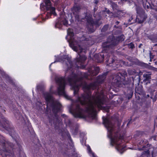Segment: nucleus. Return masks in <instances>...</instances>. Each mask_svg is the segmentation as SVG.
Here are the masks:
<instances>
[{"label": "nucleus", "mask_w": 157, "mask_h": 157, "mask_svg": "<svg viewBox=\"0 0 157 157\" xmlns=\"http://www.w3.org/2000/svg\"><path fill=\"white\" fill-rule=\"evenodd\" d=\"M67 35L70 36L71 39L69 41V44L70 47L74 51L77 52L79 55V58H77L75 61V64L74 65L72 63L71 59L67 56L64 55L63 56H59L57 57L56 60L53 62H59L65 64L67 67V70L65 73L66 75L68 74V73L70 75L66 80L64 78L62 77H57L55 79L56 83L58 86L57 88V92L55 93H66L64 89L66 83H68L72 87L74 90V93H77L80 86H81L82 84V77L79 74L78 75L75 74L72 70H70L71 68L73 67H80L82 68H84L85 67L82 66V64L83 62L86 60V57L84 55H81L80 53L86 52V48L82 47L80 43H79L75 38H73L74 36V33L71 29L68 28L67 30ZM50 65V67L52 64Z\"/></svg>", "instance_id": "obj_1"}, {"label": "nucleus", "mask_w": 157, "mask_h": 157, "mask_svg": "<svg viewBox=\"0 0 157 157\" xmlns=\"http://www.w3.org/2000/svg\"><path fill=\"white\" fill-rule=\"evenodd\" d=\"M109 99H77L75 102L73 100L69 108V111L75 117H84L85 116L83 110L80 107V105H85L87 107L86 110L88 117L92 120H96V113L99 109H103L106 112H109V106L105 107L104 104L108 105L106 102Z\"/></svg>", "instance_id": "obj_2"}, {"label": "nucleus", "mask_w": 157, "mask_h": 157, "mask_svg": "<svg viewBox=\"0 0 157 157\" xmlns=\"http://www.w3.org/2000/svg\"><path fill=\"white\" fill-rule=\"evenodd\" d=\"M103 123L108 130V137L110 139V144L114 146L116 149L121 154L125 150L126 146L122 142L123 137L120 135L113 123V121L108 117H103Z\"/></svg>", "instance_id": "obj_3"}, {"label": "nucleus", "mask_w": 157, "mask_h": 157, "mask_svg": "<svg viewBox=\"0 0 157 157\" xmlns=\"http://www.w3.org/2000/svg\"><path fill=\"white\" fill-rule=\"evenodd\" d=\"M5 142L6 141L2 143V145L6 157H13V149L15 151H19L20 157H26L25 153L21 150L20 145L17 142L16 140H15V142L16 143V146H13V147L11 143L7 142L6 143Z\"/></svg>", "instance_id": "obj_4"}, {"label": "nucleus", "mask_w": 157, "mask_h": 157, "mask_svg": "<svg viewBox=\"0 0 157 157\" xmlns=\"http://www.w3.org/2000/svg\"><path fill=\"white\" fill-rule=\"evenodd\" d=\"M93 16L96 18V21H94L93 20L92 18V16L90 13L88 12H86L85 15V19L87 21L88 24L87 26L89 29V32L93 33L94 31L93 29H92L93 26L94 25H98V21H99L100 19L99 14H95L94 13Z\"/></svg>", "instance_id": "obj_5"}, {"label": "nucleus", "mask_w": 157, "mask_h": 157, "mask_svg": "<svg viewBox=\"0 0 157 157\" xmlns=\"http://www.w3.org/2000/svg\"><path fill=\"white\" fill-rule=\"evenodd\" d=\"M121 76L125 78V77L127 76V73L126 71L123 70L121 72L119 73L116 75L115 79L114 80L113 82L117 86L124 88L126 86L128 85L129 82H128L123 80L122 81Z\"/></svg>", "instance_id": "obj_6"}, {"label": "nucleus", "mask_w": 157, "mask_h": 157, "mask_svg": "<svg viewBox=\"0 0 157 157\" xmlns=\"http://www.w3.org/2000/svg\"><path fill=\"white\" fill-rule=\"evenodd\" d=\"M107 74V73H105L101 75H99L97 77L96 82L86 86L87 89L89 90L90 89H94L97 88L99 84L101 83L104 81L106 78Z\"/></svg>", "instance_id": "obj_7"}, {"label": "nucleus", "mask_w": 157, "mask_h": 157, "mask_svg": "<svg viewBox=\"0 0 157 157\" xmlns=\"http://www.w3.org/2000/svg\"><path fill=\"white\" fill-rule=\"evenodd\" d=\"M45 7L47 11V13L46 14V19L49 18L50 16L53 14L54 16L56 15L55 10V8L51 6V3L50 0H44Z\"/></svg>", "instance_id": "obj_8"}, {"label": "nucleus", "mask_w": 157, "mask_h": 157, "mask_svg": "<svg viewBox=\"0 0 157 157\" xmlns=\"http://www.w3.org/2000/svg\"><path fill=\"white\" fill-rule=\"evenodd\" d=\"M47 102V105L51 106L52 108L53 111L54 113H57L60 109L61 105L58 101H55L54 99H46Z\"/></svg>", "instance_id": "obj_9"}, {"label": "nucleus", "mask_w": 157, "mask_h": 157, "mask_svg": "<svg viewBox=\"0 0 157 157\" xmlns=\"http://www.w3.org/2000/svg\"><path fill=\"white\" fill-rule=\"evenodd\" d=\"M68 21L65 18L63 13L60 15L59 18L56 21L55 25V27L60 29L62 26L63 24L66 26L68 25Z\"/></svg>", "instance_id": "obj_10"}, {"label": "nucleus", "mask_w": 157, "mask_h": 157, "mask_svg": "<svg viewBox=\"0 0 157 157\" xmlns=\"http://www.w3.org/2000/svg\"><path fill=\"white\" fill-rule=\"evenodd\" d=\"M110 54H107L106 53L104 54L102 53L98 55V61L99 62H103L104 61V59L105 57H106V62L110 64L113 63L114 61V60L112 58H110Z\"/></svg>", "instance_id": "obj_11"}, {"label": "nucleus", "mask_w": 157, "mask_h": 157, "mask_svg": "<svg viewBox=\"0 0 157 157\" xmlns=\"http://www.w3.org/2000/svg\"><path fill=\"white\" fill-rule=\"evenodd\" d=\"M108 39V41L102 43V47L104 50H107V49L111 48L112 46H115L118 43V41L116 40L113 38L110 42Z\"/></svg>", "instance_id": "obj_12"}, {"label": "nucleus", "mask_w": 157, "mask_h": 157, "mask_svg": "<svg viewBox=\"0 0 157 157\" xmlns=\"http://www.w3.org/2000/svg\"><path fill=\"white\" fill-rule=\"evenodd\" d=\"M147 144V141L146 140H139L137 142L136 144L135 145H137V147L133 148L132 149L138 150L140 151L144 150H145V148L146 147V146Z\"/></svg>", "instance_id": "obj_13"}, {"label": "nucleus", "mask_w": 157, "mask_h": 157, "mask_svg": "<svg viewBox=\"0 0 157 157\" xmlns=\"http://www.w3.org/2000/svg\"><path fill=\"white\" fill-rule=\"evenodd\" d=\"M80 9L81 8L79 5H76L73 7L72 10L73 13L75 15L76 20L78 21L84 19L83 18H81L79 14V12L80 10Z\"/></svg>", "instance_id": "obj_14"}, {"label": "nucleus", "mask_w": 157, "mask_h": 157, "mask_svg": "<svg viewBox=\"0 0 157 157\" xmlns=\"http://www.w3.org/2000/svg\"><path fill=\"white\" fill-rule=\"evenodd\" d=\"M89 73L88 75L91 76H93L97 75L99 72V67L92 66L90 67L88 69Z\"/></svg>", "instance_id": "obj_15"}, {"label": "nucleus", "mask_w": 157, "mask_h": 157, "mask_svg": "<svg viewBox=\"0 0 157 157\" xmlns=\"http://www.w3.org/2000/svg\"><path fill=\"white\" fill-rule=\"evenodd\" d=\"M129 83H128V85L126 86V87H127V90L126 92H125L124 94V95L126 96V98H131L133 94V90L131 87H128V86L129 85Z\"/></svg>", "instance_id": "obj_16"}, {"label": "nucleus", "mask_w": 157, "mask_h": 157, "mask_svg": "<svg viewBox=\"0 0 157 157\" xmlns=\"http://www.w3.org/2000/svg\"><path fill=\"white\" fill-rule=\"evenodd\" d=\"M59 135L62 136L63 138L67 137L71 141H72L70 135L66 129L61 130V132L59 133Z\"/></svg>", "instance_id": "obj_17"}, {"label": "nucleus", "mask_w": 157, "mask_h": 157, "mask_svg": "<svg viewBox=\"0 0 157 157\" xmlns=\"http://www.w3.org/2000/svg\"><path fill=\"white\" fill-rule=\"evenodd\" d=\"M151 74H145L143 75V77L144 79V81L146 82V85H147L148 83H149L150 82V80L151 79Z\"/></svg>", "instance_id": "obj_18"}, {"label": "nucleus", "mask_w": 157, "mask_h": 157, "mask_svg": "<svg viewBox=\"0 0 157 157\" xmlns=\"http://www.w3.org/2000/svg\"><path fill=\"white\" fill-rule=\"evenodd\" d=\"M95 94L94 97L92 98H106L103 94L102 91H101L100 93L99 92H95Z\"/></svg>", "instance_id": "obj_19"}, {"label": "nucleus", "mask_w": 157, "mask_h": 157, "mask_svg": "<svg viewBox=\"0 0 157 157\" xmlns=\"http://www.w3.org/2000/svg\"><path fill=\"white\" fill-rule=\"evenodd\" d=\"M80 141L82 144V145L85 144H86V139L85 136V134L82 132L80 133Z\"/></svg>", "instance_id": "obj_20"}, {"label": "nucleus", "mask_w": 157, "mask_h": 157, "mask_svg": "<svg viewBox=\"0 0 157 157\" xmlns=\"http://www.w3.org/2000/svg\"><path fill=\"white\" fill-rule=\"evenodd\" d=\"M43 95L44 98H52L53 94L51 92H48L43 91Z\"/></svg>", "instance_id": "obj_21"}, {"label": "nucleus", "mask_w": 157, "mask_h": 157, "mask_svg": "<svg viewBox=\"0 0 157 157\" xmlns=\"http://www.w3.org/2000/svg\"><path fill=\"white\" fill-rule=\"evenodd\" d=\"M62 116L64 118V121L66 126L67 127L70 126L71 124V122L70 120L68 119L67 116L64 114H62Z\"/></svg>", "instance_id": "obj_22"}, {"label": "nucleus", "mask_w": 157, "mask_h": 157, "mask_svg": "<svg viewBox=\"0 0 157 157\" xmlns=\"http://www.w3.org/2000/svg\"><path fill=\"white\" fill-rule=\"evenodd\" d=\"M84 41H85V43L87 44L88 45L90 46L92 45L94 43V41L90 37L86 38Z\"/></svg>", "instance_id": "obj_23"}, {"label": "nucleus", "mask_w": 157, "mask_h": 157, "mask_svg": "<svg viewBox=\"0 0 157 157\" xmlns=\"http://www.w3.org/2000/svg\"><path fill=\"white\" fill-rule=\"evenodd\" d=\"M2 76H5V77L7 79V80L8 81H9L10 83H11L13 86H15L16 85L15 84V83L13 82V81L10 78V77H9V76L6 75L5 73L4 72H2Z\"/></svg>", "instance_id": "obj_24"}, {"label": "nucleus", "mask_w": 157, "mask_h": 157, "mask_svg": "<svg viewBox=\"0 0 157 157\" xmlns=\"http://www.w3.org/2000/svg\"><path fill=\"white\" fill-rule=\"evenodd\" d=\"M148 38L152 42H157V34L150 35L148 37Z\"/></svg>", "instance_id": "obj_25"}, {"label": "nucleus", "mask_w": 157, "mask_h": 157, "mask_svg": "<svg viewBox=\"0 0 157 157\" xmlns=\"http://www.w3.org/2000/svg\"><path fill=\"white\" fill-rule=\"evenodd\" d=\"M71 147L72 148H71V147H70V149H68V151H67V152H65V153L67 154L68 155H73L75 157H77L78 155L77 154H76L75 155V151L73 152H74V153H68L69 152L70 153V152H72V151H73V150H74V149L73 150H71L73 148V147L72 146H71Z\"/></svg>", "instance_id": "obj_26"}, {"label": "nucleus", "mask_w": 157, "mask_h": 157, "mask_svg": "<svg viewBox=\"0 0 157 157\" xmlns=\"http://www.w3.org/2000/svg\"><path fill=\"white\" fill-rule=\"evenodd\" d=\"M87 149L88 151V153L90 156H92V157H97L96 155H95L94 154L92 151L90 146L88 145L87 146Z\"/></svg>", "instance_id": "obj_27"}, {"label": "nucleus", "mask_w": 157, "mask_h": 157, "mask_svg": "<svg viewBox=\"0 0 157 157\" xmlns=\"http://www.w3.org/2000/svg\"><path fill=\"white\" fill-rule=\"evenodd\" d=\"M110 4L111 5L113 10H117L118 9L117 5L112 1H110Z\"/></svg>", "instance_id": "obj_28"}, {"label": "nucleus", "mask_w": 157, "mask_h": 157, "mask_svg": "<svg viewBox=\"0 0 157 157\" xmlns=\"http://www.w3.org/2000/svg\"><path fill=\"white\" fill-rule=\"evenodd\" d=\"M127 71L128 74L129 75H134L136 73V71L135 70V69H128L127 70Z\"/></svg>", "instance_id": "obj_29"}, {"label": "nucleus", "mask_w": 157, "mask_h": 157, "mask_svg": "<svg viewBox=\"0 0 157 157\" xmlns=\"http://www.w3.org/2000/svg\"><path fill=\"white\" fill-rule=\"evenodd\" d=\"M109 28V25H105L102 28L101 30V31L102 32H105L107 31Z\"/></svg>", "instance_id": "obj_30"}, {"label": "nucleus", "mask_w": 157, "mask_h": 157, "mask_svg": "<svg viewBox=\"0 0 157 157\" xmlns=\"http://www.w3.org/2000/svg\"><path fill=\"white\" fill-rule=\"evenodd\" d=\"M127 45H128L129 48H130L131 49H133L134 48H135L134 45L132 42H131L129 44H127Z\"/></svg>", "instance_id": "obj_31"}, {"label": "nucleus", "mask_w": 157, "mask_h": 157, "mask_svg": "<svg viewBox=\"0 0 157 157\" xmlns=\"http://www.w3.org/2000/svg\"><path fill=\"white\" fill-rule=\"evenodd\" d=\"M43 89V86L41 85H38L36 86V89L38 90H41Z\"/></svg>", "instance_id": "obj_32"}, {"label": "nucleus", "mask_w": 157, "mask_h": 157, "mask_svg": "<svg viewBox=\"0 0 157 157\" xmlns=\"http://www.w3.org/2000/svg\"><path fill=\"white\" fill-rule=\"evenodd\" d=\"M126 58L131 62H133V59L132 57L130 56H127Z\"/></svg>", "instance_id": "obj_33"}, {"label": "nucleus", "mask_w": 157, "mask_h": 157, "mask_svg": "<svg viewBox=\"0 0 157 157\" xmlns=\"http://www.w3.org/2000/svg\"><path fill=\"white\" fill-rule=\"evenodd\" d=\"M78 130L77 128H76L75 130V132H73V131H72L71 132L74 135H76L78 132Z\"/></svg>", "instance_id": "obj_34"}, {"label": "nucleus", "mask_w": 157, "mask_h": 157, "mask_svg": "<svg viewBox=\"0 0 157 157\" xmlns=\"http://www.w3.org/2000/svg\"><path fill=\"white\" fill-rule=\"evenodd\" d=\"M105 11L107 13L109 14H113V13H112V12H111L109 10H107V9H106Z\"/></svg>", "instance_id": "obj_35"}, {"label": "nucleus", "mask_w": 157, "mask_h": 157, "mask_svg": "<svg viewBox=\"0 0 157 157\" xmlns=\"http://www.w3.org/2000/svg\"><path fill=\"white\" fill-rule=\"evenodd\" d=\"M150 58L153 59L154 58V56L152 55V53H151V52H150Z\"/></svg>", "instance_id": "obj_36"}, {"label": "nucleus", "mask_w": 157, "mask_h": 157, "mask_svg": "<svg viewBox=\"0 0 157 157\" xmlns=\"http://www.w3.org/2000/svg\"><path fill=\"white\" fill-rule=\"evenodd\" d=\"M137 20H138V22L139 23H142L144 21V20H140L139 19H137Z\"/></svg>", "instance_id": "obj_37"}, {"label": "nucleus", "mask_w": 157, "mask_h": 157, "mask_svg": "<svg viewBox=\"0 0 157 157\" xmlns=\"http://www.w3.org/2000/svg\"><path fill=\"white\" fill-rule=\"evenodd\" d=\"M136 90L138 91L141 92V91L142 89L141 88H140L139 90V89H138V88L137 87H136Z\"/></svg>", "instance_id": "obj_38"}, {"label": "nucleus", "mask_w": 157, "mask_h": 157, "mask_svg": "<svg viewBox=\"0 0 157 157\" xmlns=\"http://www.w3.org/2000/svg\"><path fill=\"white\" fill-rule=\"evenodd\" d=\"M121 40L123 41L124 40V36L123 35L121 36Z\"/></svg>", "instance_id": "obj_39"}, {"label": "nucleus", "mask_w": 157, "mask_h": 157, "mask_svg": "<svg viewBox=\"0 0 157 157\" xmlns=\"http://www.w3.org/2000/svg\"><path fill=\"white\" fill-rule=\"evenodd\" d=\"M146 150H147V151H145V152L146 153V154H148L149 153V151L148 150V149H146Z\"/></svg>", "instance_id": "obj_40"}, {"label": "nucleus", "mask_w": 157, "mask_h": 157, "mask_svg": "<svg viewBox=\"0 0 157 157\" xmlns=\"http://www.w3.org/2000/svg\"><path fill=\"white\" fill-rule=\"evenodd\" d=\"M125 65L127 66H128V67H131V66H132V64H125Z\"/></svg>", "instance_id": "obj_41"}, {"label": "nucleus", "mask_w": 157, "mask_h": 157, "mask_svg": "<svg viewBox=\"0 0 157 157\" xmlns=\"http://www.w3.org/2000/svg\"><path fill=\"white\" fill-rule=\"evenodd\" d=\"M151 9L154 10H155V11H157V8H151Z\"/></svg>", "instance_id": "obj_42"}, {"label": "nucleus", "mask_w": 157, "mask_h": 157, "mask_svg": "<svg viewBox=\"0 0 157 157\" xmlns=\"http://www.w3.org/2000/svg\"><path fill=\"white\" fill-rule=\"evenodd\" d=\"M132 19L133 18H132V17H131V18L128 20V21L131 22Z\"/></svg>", "instance_id": "obj_43"}, {"label": "nucleus", "mask_w": 157, "mask_h": 157, "mask_svg": "<svg viewBox=\"0 0 157 157\" xmlns=\"http://www.w3.org/2000/svg\"><path fill=\"white\" fill-rule=\"evenodd\" d=\"M97 9L95 8H94V10H93V11H94V13H95V12L97 11Z\"/></svg>", "instance_id": "obj_44"}, {"label": "nucleus", "mask_w": 157, "mask_h": 157, "mask_svg": "<svg viewBox=\"0 0 157 157\" xmlns=\"http://www.w3.org/2000/svg\"><path fill=\"white\" fill-rule=\"evenodd\" d=\"M143 45V44H140L139 46H138V47L139 48H140Z\"/></svg>", "instance_id": "obj_45"}, {"label": "nucleus", "mask_w": 157, "mask_h": 157, "mask_svg": "<svg viewBox=\"0 0 157 157\" xmlns=\"http://www.w3.org/2000/svg\"><path fill=\"white\" fill-rule=\"evenodd\" d=\"M49 122L52 124V123L53 122V120L52 121V120H49Z\"/></svg>", "instance_id": "obj_46"}, {"label": "nucleus", "mask_w": 157, "mask_h": 157, "mask_svg": "<svg viewBox=\"0 0 157 157\" xmlns=\"http://www.w3.org/2000/svg\"><path fill=\"white\" fill-rule=\"evenodd\" d=\"M117 28H118V29H121V26H117Z\"/></svg>", "instance_id": "obj_47"}, {"label": "nucleus", "mask_w": 157, "mask_h": 157, "mask_svg": "<svg viewBox=\"0 0 157 157\" xmlns=\"http://www.w3.org/2000/svg\"><path fill=\"white\" fill-rule=\"evenodd\" d=\"M86 98H91V96L90 95V94H88V97Z\"/></svg>", "instance_id": "obj_48"}, {"label": "nucleus", "mask_w": 157, "mask_h": 157, "mask_svg": "<svg viewBox=\"0 0 157 157\" xmlns=\"http://www.w3.org/2000/svg\"><path fill=\"white\" fill-rule=\"evenodd\" d=\"M120 23V22L118 21H117L115 23V24L117 25H118Z\"/></svg>", "instance_id": "obj_49"}, {"label": "nucleus", "mask_w": 157, "mask_h": 157, "mask_svg": "<svg viewBox=\"0 0 157 157\" xmlns=\"http://www.w3.org/2000/svg\"><path fill=\"white\" fill-rule=\"evenodd\" d=\"M153 70H155V71H157V68L155 67H153Z\"/></svg>", "instance_id": "obj_50"}, {"label": "nucleus", "mask_w": 157, "mask_h": 157, "mask_svg": "<svg viewBox=\"0 0 157 157\" xmlns=\"http://www.w3.org/2000/svg\"><path fill=\"white\" fill-rule=\"evenodd\" d=\"M98 3V0H96L95 1V3L96 4H97V3Z\"/></svg>", "instance_id": "obj_51"}, {"label": "nucleus", "mask_w": 157, "mask_h": 157, "mask_svg": "<svg viewBox=\"0 0 157 157\" xmlns=\"http://www.w3.org/2000/svg\"><path fill=\"white\" fill-rule=\"evenodd\" d=\"M156 100V99H153V102H155V101Z\"/></svg>", "instance_id": "obj_52"}, {"label": "nucleus", "mask_w": 157, "mask_h": 157, "mask_svg": "<svg viewBox=\"0 0 157 157\" xmlns=\"http://www.w3.org/2000/svg\"><path fill=\"white\" fill-rule=\"evenodd\" d=\"M144 64H145V63H141V65H143Z\"/></svg>", "instance_id": "obj_53"}, {"label": "nucleus", "mask_w": 157, "mask_h": 157, "mask_svg": "<svg viewBox=\"0 0 157 157\" xmlns=\"http://www.w3.org/2000/svg\"><path fill=\"white\" fill-rule=\"evenodd\" d=\"M85 77H86V78H87V79H89L88 76H86Z\"/></svg>", "instance_id": "obj_54"}, {"label": "nucleus", "mask_w": 157, "mask_h": 157, "mask_svg": "<svg viewBox=\"0 0 157 157\" xmlns=\"http://www.w3.org/2000/svg\"><path fill=\"white\" fill-rule=\"evenodd\" d=\"M146 97H149V95L148 94H147Z\"/></svg>", "instance_id": "obj_55"}, {"label": "nucleus", "mask_w": 157, "mask_h": 157, "mask_svg": "<svg viewBox=\"0 0 157 157\" xmlns=\"http://www.w3.org/2000/svg\"><path fill=\"white\" fill-rule=\"evenodd\" d=\"M114 27L115 28H117V26L116 25H115L114 26Z\"/></svg>", "instance_id": "obj_56"}, {"label": "nucleus", "mask_w": 157, "mask_h": 157, "mask_svg": "<svg viewBox=\"0 0 157 157\" xmlns=\"http://www.w3.org/2000/svg\"><path fill=\"white\" fill-rule=\"evenodd\" d=\"M53 124H55V123L54 122V120H53Z\"/></svg>", "instance_id": "obj_57"}, {"label": "nucleus", "mask_w": 157, "mask_h": 157, "mask_svg": "<svg viewBox=\"0 0 157 157\" xmlns=\"http://www.w3.org/2000/svg\"><path fill=\"white\" fill-rule=\"evenodd\" d=\"M151 59H152V58H150V61H151Z\"/></svg>", "instance_id": "obj_58"}, {"label": "nucleus", "mask_w": 157, "mask_h": 157, "mask_svg": "<svg viewBox=\"0 0 157 157\" xmlns=\"http://www.w3.org/2000/svg\"><path fill=\"white\" fill-rule=\"evenodd\" d=\"M77 98H80V97H78Z\"/></svg>", "instance_id": "obj_59"}, {"label": "nucleus", "mask_w": 157, "mask_h": 157, "mask_svg": "<svg viewBox=\"0 0 157 157\" xmlns=\"http://www.w3.org/2000/svg\"><path fill=\"white\" fill-rule=\"evenodd\" d=\"M32 92H33V91H32Z\"/></svg>", "instance_id": "obj_60"}, {"label": "nucleus", "mask_w": 157, "mask_h": 157, "mask_svg": "<svg viewBox=\"0 0 157 157\" xmlns=\"http://www.w3.org/2000/svg\"><path fill=\"white\" fill-rule=\"evenodd\" d=\"M67 147H68V148H69L68 147H69V146H67Z\"/></svg>", "instance_id": "obj_61"}]
</instances>
